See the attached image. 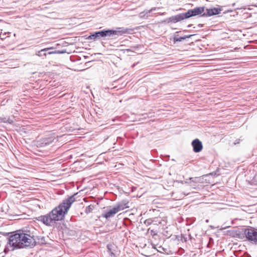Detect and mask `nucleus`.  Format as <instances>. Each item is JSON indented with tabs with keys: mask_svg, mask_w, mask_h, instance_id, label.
Segmentation results:
<instances>
[{
	"mask_svg": "<svg viewBox=\"0 0 257 257\" xmlns=\"http://www.w3.org/2000/svg\"><path fill=\"white\" fill-rule=\"evenodd\" d=\"M191 144L193 147V150L195 153H199L202 151L203 145L202 142L199 139L194 140Z\"/></svg>",
	"mask_w": 257,
	"mask_h": 257,
	"instance_id": "9",
	"label": "nucleus"
},
{
	"mask_svg": "<svg viewBox=\"0 0 257 257\" xmlns=\"http://www.w3.org/2000/svg\"><path fill=\"white\" fill-rule=\"evenodd\" d=\"M5 251L6 252V248H5Z\"/></svg>",
	"mask_w": 257,
	"mask_h": 257,
	"instance_id": "27",
	"label": "nucleus"
},
{
	"mask_svg": "<svg viewBox=\"0 0 257 257\" xmlns=\"http://www.w3.org/2000/svg\"><path fill=\"white\" fill-rule=\"evenodd\" d=\"M7 121H8L9 123H11V124H12V123H13V120H12V119H10V118H9V119H8Z\"/></svg>",
	"mask_w": 257,
	"mask_h": 257,
	"instance_id": "21",
	"label": "nucleus"
},
{
	"mask_svg": "<svg viewBox=\"0 0 257 257\" xmlns=\"http://www.w3.org/2000/svg\"><path fill=\"white\" fill-rule=\"evenodd\" d=\"M160 9V8H155H155H152L150 10L145 11L144 12H142L140 13L139 14L140 17L141 18H145V16H146L147 17H148L150 16V15L149 14L151 12L155 11L157 9Z\"/></svg>",
	"mask_w": 257,
	"mask_h": 257,
	"instance_id": "13",
	"label": "nucleus"
},
{
	"mask_svg": "<svg viewBox=\"0 0 257 257\" xmlns=\"http://www.w3.org/2000/svg\"><path fill=\"white\" fill-rule=\"evenodd\" d=\"M205 7H196L193 9H190L185 13V17L186 19L199 15L201 17L202 14L205 12Z\"/></svg>",
	"mask_w": 257,
	"mask_h": 257,
	"instance_id": "6",
	"label": "nucleus"
},
{
	"mask_svg": "<svg viewBox=\"0 0 257 257\" xmlns=\"http://www.w3.org/2000/svg\"><path fill=\"white\" fill-rule=\"evenodd\" d=\"M199 28H201L203 27V24H199L197 26Z\"/></svg>",
	"mask_w": 257,
	"mask_h": 257,
	"instance_id": "22",
	"label": "nucleus"
},
{
	"mask_svg": "<svg viewBox=\"0 0 257 257\" xmlns=\"http://www.w3.org/2000/svg\"><path fill=\"white\" fill-rule=\"evenodd\" d=\"M186 19V18L185 17V14L184 13L170 17L169 18H168V22H172L174 23H176L177 22H180Z\"/></svg>",
	"mask_w": 257,
	"mask_h": 257,
	"instance_id": "10",
	"label": "nucleus"
},
{
	"mask_svg": "<svg viewBox=\"0 0 257 257\" xmlns=\"http://www.w3.org/2000/svg\"><path fill=\"white\" fill-rule=\"evenodd\" d=\"M114 246L113 245L111 244H108L107 245V248L108 249V251L110 253V254L112 255H114V253L113 252V248Z\"/></svg>",
	"mask_w": 257,
	"mask_h": 257,
	"instance_id": "16",
	"label": "nucleus"
},
{
	"mask_svg": "<svg viewBox=\"0 0 257 257\" xmlns=\"http://www.w3.org/2000/svg\"><path fill=\"white\" fill-rule=\"evenodd\" d=\"M159 248H160V249H163V250H164V248H163V247H162L161 246H160L159 247Z\"/></svg>",
	"mask_w": 257,
	"mask_h": 257,
	"instance_id": "25",
	"label": "nucleus"
},
{
	"mask_svg": "<svg viewBox=\"0 0 257 257\" xmlns=\"http://www.w3.org/2000/svg\"><path fill=\"white\" fill-rule=\"evenodd\" d=\"M93 209H94V206L93 205H89L86 207L85 212L87 214L89 213L92 211Z\"/></svg>",
	"mask_w": 257,
	"mask_h": 257,
	"instance_id": "17",
	"label": "nucleus"
},
{
	"mask_svg": "<svg viewBox=\"0 0 257 257\" xmlns=\"http://www.w3.org/2000/svg\"><path fill=\"white\" fill-rule=\"evenodd\" d=\"M194 36V35H185L182 37H179L178 35H175V36L174 37V43L176 42H181L184 40H185L186 38H189L191 37Z\"/></svg>",
	"mask_w": 257,
	"mask_h": 257,
	"instance_id": "14",
	"label": "nucleus"
},
{
	"mask_svg": "<svg viewBox=\"0 0 257 257\" xmlns=\"http://www.w3.org/2000/svg\"><path fill=\"white\" fill-rule=\"evenodd\" d=\"M159 248H160V249H163V250H164V248H163V247H162L161 246H160L159 247Z\"/></svg>",
	"mask_w": 257,
	"mask_h": 257,
	"instance_id": "26",
	"label": "nucleus"
},
{
	"mask_svg": "<svg viewBox=\"0 0 257 257\" xmlns=\"http://www.w3.org/2000/svg\"><path fill=\"white\" fill-rule=\"evenodd\" d=\"M148 232H150L151 234L153 236H154L155 235H157V233H156L154 230L153 229H150V228H149L148 230Z\"/></svg>",
	"mask_w": 257,
	"mask_h": 257,
	"instance_id": "19",
	"label": "nucleus"
},
{
	"mask_svg": "<svg viewBox=\"0 0 257 257\" xmlns=\"http://www.w3.org/2000/svg\"><path fill=\"white\" fill-rule=\"evenodd\" d=\"M192 24H189L187 26V28H191L192 27Z\"/></svg>",
	"mask_w": 257,
	"mask_h": 257,
	"instance_id": "24",
	"label": "nucleus"
},
{
	"mask_svg": "<svg viewBox=\"0 0 257 257\" xmlns=\"http://www.w3.org/2000/svg\"><path fill=\"white\" fill-rule=\"evenodd\" d=\"M244 234L247 240L256 243L257 242V228L250 227L244 229Z\"/></svg>",
	"mask_w": 257,
	"mask_h": 257,
	"instance_id": "5",
	"label": "nucleus"
},
{
	"mask_svg": "<svg viewBox=\"0 0 257 257\" xmlns=\"http://www.w3.org/2000/svg\"><path fill=\"white\" fill-rule=\"evenodd\" d=\"M57 53H60L59 51H49L47 53V54H57Z\"/></svg>",
	"mask_w": 257,
	"mask_h": 257,
	"instance_id": "20",
	"label": "nucleus"
},
{
	"mask_svg": "<svg viewBox=\"0 0 257 257\" xmlns=\"http://www.w3.org/2000/svg\"><path fill=\"white\" fill-rule=\"evenodd\" d=\"M117 212H118V211H117L116 207L114 206L108 212H107L105 214H102V216L107 219L108 218L113 216Z\"/></svg>",
	"mask_w": 257,
	"mask_h": 257,
	"instance_id": "12",
	"label": "nucleus"
},
{
	"mask_svg": "<svg viewBox=\"0 0 257 257\" xmlns=\"http://www.w3.org/2000/svg\"><path fill=\"white\" fill-rule=\"evenodd\" d=\"M129 202L126 200H123L121 202H119L116 204L115 207L117 209V211L119 212L121 210H123L124 209L129 208L128 206Z\"/></svg>",
	"mask_w": 257,
	"mask_h": 257,
	"instance_id": "11",
	"label": "nucleus"
},
{
	"mask_svg": "<svg viewBox=\"0 0 257 257\" xmlns=\"http://www.w3.org/2000/svg\"><path fill=\"white\" fill-rule=\"evenodd\" d=\"M223 10L222 6H219L217 8H205V12L202 14L201 17H210L214 15H219L221 13V12Z\"/></svg>",
	"mask_w": 257,
	"mask_h": 257,
	"instance_id": "7",
	"label": "nucleus"
},
{
	"mask_svg": "<svg viewBox=\"0 0 257 257\" xmlns=\"http://www.w3.org/2000/svg\"><path fill=\"white\" fill-rule=\"evenodd\" d=\"M154 222V220L153 218H149L144 221V224L147 226L151 225Z\"/></svg>",
	"mask_w": 257,
	"mask_h": 257,
	"instance_id": "18",
	"label": "nucleus"
},
{
	"mask_svg": "<svg viewBox=\"0 0 257 257\" xmlns=\"http://www.w3.org/2000/svg\"><path fill=\"white\" fill-rule=\"evenodd\" d=\"M58 136L54 135H50L48 137L41 138L37 141V146L38 147H46L53 145L58 141Z\"/></svg>",
	"mask_w": 257,
	"mask_h": 257,
	"instance_id": "3",
	"label": "nucleus"
},
{
	"mask_svg": "<svg viewBox=\"0 0 257 257\" xmlns=\"http://www.w3.org/2000/svg\"><path fill=\"white\" fill-rule=\"evenodd\" d=\"M112 34H110L111 37L115 35H122L124 34H132L133 33L134 29L131 28H124L123 27L117 28L115 30H110Z\"/></svg>",
	"mask_w": 257,
	"mask_h": 257,
	"instance_id": "8",
	"label": "nucleus"
},
{
	"mask_svg": "<svg viewBox=\"0 0 257 257\" xmlns=\"http://www.w3.org/2000/svg\"><path fill=\"white\" fill-rule=\"evenodd\" d=\"M111 34H112V32L110 30H102L92 33L88 37L87 39L96 41L101 38L110 37Z\"/></svg>",
	"mask_w": 257,
	"mask_h": 257,
	"instance_id": "4",
	"label": "nucleus"
},
{
	"mask_svg": "<svg viewBox=\"0 0 257 257\" xmlns=\"http://www.w3.org/2000/svg\"><path fill=\"white\" fill-rule=\"evenodd\" d=\"M38 234L39 232L36 228L33 227L26 228L22 232L11 235L9 243L13 247L12 250L27 247H32L36 245L37 240L44 238L39 236Z\"/></svg>",
	"mask_w": 257,
	"mask_h": 257,
	"instance_id": "1",
	"label": "nucleus"
},
{
	"mask_svg": "<svg viewBox=\"0 0 257 257\" xmlns=\"http://www.w3.org/2000/svg\"><path fill=\"white\" fill-rule=\"evenodd\" d=\"M76 194L68 197L63 200L58 206L50 212L45 215H41L36 218L39 221L43 222L47 226H51L53 221H60L64 219L71 204L75 201Z\"/></svg>",
	"mask_w": 257,
	"mask_h": 257,
	"instance_id": "2",
	"label": "nucleus"
},
{
	"mask_svg": "<svg viewBox=\"0 0 257 257\" xmlns=\"http://www.w3.org/2000/svg\"><path fill=\"white\" fill-rule=\"evenodd\" d=\"M52 47L47 48L45 49H43L40 51L37 52L36 55L39 57H46L47 56V52L50 49H52Z\"/></svg>",
	"mask_w": 257,
	"mask_h": 257,
	"instance_id": "15",
	"label": "nucleus"
},
{
	"mask_svg": "<svg viewBox=\"0 0 257 257\" xmlns=\"http://www.w3.org/2000/svg\"><path fill=\"white\" fill-rule=\"evenodd\" d=\"M124 51L130 52L131 50L129 49L124 50Z\"/></svg>",
	"mask_w": 257,
	"mask_h": 257,
	"instance_id": "23",
	"label": "nucleus"
}]
</instances>
